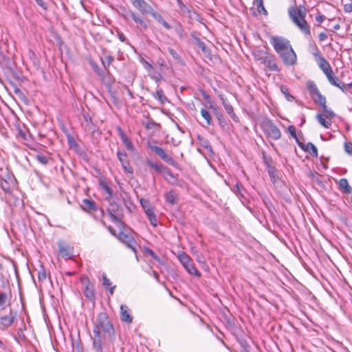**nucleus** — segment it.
I'll use <instances>...</instances> for the list:
<instances>
[{"label":"nucleus","mask_w":352,"mask_h":352,"mask_svg":"<svg viewBox=\"0 0 352 352\" xmlns=\"http://www.w3.org/2000/svg\"><path fill=\"white\" fill-rule=\"evenodd\" d=\"M318 122L324 127L328 129L331 125V120L327 116L323 114H318L316 116Z\"/></svg>","instance_id":"obj_22"},{"label":"nucleus","mask_w":352,"mask_h":352,"mask_svg":"<svg viewBox=\"0 0 352 352\" xmlns=\"http://www.w3.org/2000/svg\"><path fill=\"white\" fill-rule=\"evenodd\" d=\"M118 131L120 138L122 141L123 144H124V146H126V149L130 151H133L134 150V146L131 141L129 140V138L126 136V135L120 128H118Z\"/></svg>","instance_id":"obj_17"},{"label":"nucleus","mask_w":352,"mask_h":352,"mask_svg":"<svg viewBox=\"0 0 352 352\" xmlns=\"http://www.w3.org/2000/svg\"><path fill=\"white\" fill-rule=\"evenodd\" d=\"M316 57V60L320 69L326 75L332 71V68L329 62L320 54V52L316 49V52L314 54Z\"/></svg>","instance_id":"obj_8"},{"label":"nucleus","mask_w":352,"mask_h":352,"mask_svg":"<svg viewBox=\"0 0 352 352\" xmlns=\"http://www.w3.org/2000/svg\"><path fill=\"white\" fill-rule=\"evenodd\" d=\"M58 253L63 258L69 259L72 257L73 249L69 245L63 241H59L58 242Z\"/></svg>","instance_id":"obj_11"},{"label":"nucleus","mask_w":352,"mask_h":352,"mask_svg":"<svg viewBox=\"0 0 352 352\" xmlns=\"http://www.w3.org/2000/svg\"><path fill=\"white\" fill-rule=\"evenodd\" d=\"M306 86L311 97H314L315 94H318L320 91L316 83L314 81H308L306 84Z\"/></svg>","instance_id":"obj_27"},{"label":"nucleus","mask_w":352,"mask_h":352,"mask_svg":"<svg viewBox=\"0 0 352 352\" xmlns=\"http://www.w3.org/2000/svg\"><path fill=\"white\" fill-rule=\"evenodd\" d=\"M339 188L340 190L346 194H350L352 192V188L349 184L348 180L345 178H342L339 180Z\"/></svg>","instance_id":"obj_19"},{"label":"nucleus","mask_w":352,"mask_h":352,"mask_svg":"<svg viewBox=\"0 0 352 352\" xmlns=\"http://www.w3.org/2000/svg\"><path fill=\"white\" fill-rule=\"evenodd\" d=\"M344 151L346 153L352 155V143L351 142H345L344 144Z\"/></svg>","instance_id":"obj_50"},{"label":"nucleus","mask_w":352,"mask_h":352,"mask_svg":"<svg viewBox=\"0 0 352 352\" xmlns=\"http://www.w3.org/2000/svg\"><path fill=\"white\" fill-rule=\"evenodd\" d=\"M257 10L259 13H263L265 15L267 14V12L264 7L263 3L256 5Z\"/></svg>","instance_id":"obj_49"},{"label":"nucleus","mask_w":352,"mask_h":352,"mask_svg":"<svg viewBox=\"0 0 352 352\" xmlns=\"http://www.w3.org/2000/svg\"><path fill=\"white\" fill-rule=\"evenodd\" d=\"M319 40L323 41L327 38V34L325 32H320L318 35Z\"/></svg>","instance_id":"obj_57"},{"label":"nucleus","mask_w":352,"mask_h":352,"mask_svg":"<svg viewBox=\"0 0 352 352\" xmlns=\"http://www.w3.org/2000/svg\"><path fill=\"white\" fill-rule=\"evenodd\" d=\"M324 16L322 14H319L316 16V21L319 23H322L324 21Z\"/></svg>","instance_id":"obj_58"},{"label":"nucleus","mask_w":352,"mask_h":352,"mask_svg":"<svg viewBox=\"0 0 352 352\" xmlns=\"http://www.w3.org/2000/svg\"><path fill=\"white\" fill-rule=\"evenodd\" d=\"M146 164L148 166L153 169L157 173H166L168 175L173 177L171 172L161 163L153 162L150 159H146Z\"/></svg>","instance_id":"obj_14"},{"label":"nucleus","mask_w":352,"mask_h":352,"mask_svg":"<svg viewBox=\"0 0 352 352\" xmlns=\"http://www.w3.org/2000/svg\"><path fill=\"white\" fill-rule=\"evenodd\" d=\"M81 208L83 210L87 212L96 211L97 210L95 202L92 200L87 199H85L82 200Z\"/></svg>","instance_id":"obj_18"},{"label":"nucleus","mask_w":352,"mask_h":352,"mask_svg":"<svg viewBox=\"0 0 352 352\" xmlns=\"http://www.w3.org/2000/svg\"><path fill=\"white\" fill-rule=\"evenodd\" d=\"M113 60H114L113 56H112L111 55L106 56L104 58V60H102L104 67L105 69H107L113 62Z\"/></svg>","instance_id":"obj_40"},{"label":"nucleus","mask_w":352,"mask_h":352,"mask_svg":"<svg viewBox=\"0 0 352 352\" xmlns=\"http://www.w3.org/2000/svg\"><path fill=\"white\" fill-rule=\"evenodd\" d=\"M271 71L279 72L280 68L276 63L275 56L272 54H268L261 62Z\"/></svg>","instance_id":"obj_13"},{"label":"nucleus","mask_w":352,"mask_h":352,"mask_svg":"<svg viewBox=\"0 0 352 352\" xmlns=\"http://www.w3.org/2000/svg\"><path fill=\"white\" fill-rule=\"evenodd\" d=\"M337 87L340 88L343 92H346L349 91L346 84L343 83L342 81H340L339 86H337Z\"/></svg>","instance_id":"obj_54"},{"label":"nucleus","mask_w":352,"mask_h":352,"mask_svg":"<svg viewBox=\"0 0 352 352\" xmlns=\"http://www.w3.org/2000/svg\"><path fill=\"white\" fill-rule=\"evenodd\" d=\"M178 258L185 269L190 274L197 276H200V272L197 270L195 265L192 263L190 257L186 253H182L178 256Z\"/></svg>","instance_id":"obj_6"},{"label":"nucleus","mask_w":352,"mask_h":352,"mask_svg":"<svg viewBox=\"0 0 352 352\" xmlns=\"http://www.w3.org/2000/svg\"><path fill=\"white\" fill-rule=\"evenodd\" d=\"M168 52L171 54V56H173V58L178 61L180 60V56L178 55V54L177 53V52L172 49V48H168Z\"/></svg>","instance_id":"obj_48"},{"label":"nucleus","mask_w":352,"mask_h":352,"mask_svg":"<svg viewBox=\"0 0 352 352\" xmlns=\"http://www.w3.org/2000/svg\"><path fill=\"white\" fill-rule=\"evenodd\" d=\"M325 76L331 85L335 87L339 86V83L341 80H340V79L334 75L333 70L330 72V73L327 74Z\"/></svg>","instance_id":"obj_29"},{"label":"nucleus","mask_w":352,"mask_h":352,"mask_svg":"<svg viewBox=\"0 0 352 352\" xmlns=\"http://www.w3.org/2000/svg\"><path fill=\"white\" fill-rule=\"evenodd\" d=\"M263 128L267 136L274 140H278L281 137L279 129L270 120H267L263 123Z\"/></svg>","instance_id":"obj_4"},{"label":"nucleus","mask_w":352,"mask_h":352,"mask_svg":"<svg viewBox=\"0 0 352 352\" xmlns=\"http://www.w3.org/2000/svg\"><path fill=\"white\" fill-rule=\"evenodd\" d=\"M153 18L160 24L162 25L166 30H170L172 27L164 19L161 14L157 12L154 9L149 14Z\"/></svg>","instance_id":"obj_16"},{"label":"nucleus","mask_w":352,"mask_h":352,"mask_svg":"<svg viewBox=\"0 0 352 352\" xmlns=\"http://www.w3.org/2000/svg\"><path fill=\"white\" fill-rule=\"evenodd\" d=\"M117 238L119 241L126 244L133 252H136V243L132 236L121 231L118 233Z\"/></svg>","instance_id":"obj_9"},{"label":"nucleus","mask_w":352,"mask_h":352,"mask_svg":"<svg viewBox=\"0 0 352 352\" xmlns=\"http://www.w3.org/2000/svg\"><path fill=\"white\" fill-rule=\"evenodd\" d=\"M122 167L124 168V170L126 172H128V173H133V168L132 167L129 165V161L127 162V164H124V165H122Z\"/></svg>","instance_id":"obj_52"},{"label":"nucleus","mask_w":352,"mask_h":352,"mask_svg":"<svg viewBox=\"0 0 352 352\" xmlns=\"http://www.w3.org/2000/svg\"><path fill=\"white\" fill-rule=\"evenodd\" d=\"M14 316L12 315V312L9 316H5L1 318V324L4 327H8L11 326L14 320Z\"/></svg>","instance_id":"obj_23"},{"label":"nucleus","mask_w":352,"mask_h":352,"mask_svg":"<svg viewBox=\"0 0 352 352\" xmlns=\"http://www.w3.org/2000/svg\"><path fill=\"white\" fill-rule=\"evenodd\" d=\"M133 6L142 14H149L153 10L145 0H130Z\"/></svg>","instance_id":"obj_10"},{"label":"nucleus","mask_w":352,"mask_h":352,"mask_svg":"<svg viewBox=\"0 0 352 352\" xmlns=\"http://www.w3.org/2000/svg\"><path fill=\"white\" fill-rule=\"evenodd\" d=\"M108 230H109V231L111 232V234L112 235H113L114 236H116V237H117L118 234L116 233L115 230H114L112 227L109 226V227H108Z\"/></svg>","instance_id":"obj_60"},{"label":"nucleus","mask_w":352,"mask_h":352,"mask_svg":"<svg viewBox=\"0 0 352 352\" xmlns=\"http://www.w3.org/2000/svg\"><path fill=\"white\" fill-rule=\"evenodd\" d=\"M256 5L263 3V0H254Z\"/></svg>","instance_id":"obj_64"},{"label":"nucleus","mask_w":352,"mask_h":352,"mask_svg":"<svg viewBox=\"0 0 352 352\" xmlns=\"http://www.w3.org/2000/svg\"><path fill=\"white\" fill-rule=\"evenodd\" d=\"M140 204L142 208L144 210L145 213L147 214L148 210H153L151 207L150 206L149 201L148 200L142 199L140 200Z\"/></svg>","instance_id":"obj_42"},{"label":"nucleus","mask_w":352,"mask_h":352,"mask_svg":"<svg viewBox=\"0 0 352 352\" xmlns=\"http://www.w3.org/2000/svg\"><path fill=\"white\" fill-rule=\"evenodd\" d=\"M269 53H267L266 51L264 50H257L254 53V57L257 60L261 61V63L263 60L265 56Z\"/></svg>","instance_id":"obj_35"},{"label":"nucleus","mask_w":352,"mask_h":352,"mask_svg":"<svg viewBox=\"0 0 352 352\" xmlns=\"http://www.w3.org/2000/svg\"><path fill=\"white\" fill-rule=\"evenodd\" d=\"M195 42L198 47L201 50L202 52L206 57H209L211 56L210 49L206 47V44L203 41H201L199 38H196Z\"/></svg>","instance_id":"obj_26"},{"label":"nucleus","mask_w":352,"mask_h":352,"mask_svg":"<svg viewBox=\"0 0 352 352\" xmlns=\"http://www.w3.org/2000/svg\"><path fill=\"white\" fill-rule=\"evenodd\" d=\"M280 89L282 93L285 96V98L288 101H292L294 99V97L289 94V89L287 87L282 86Z\"/></svg>","instance_id":"obj_41"},{"label":"nucleus","mask_w":352,"mask_h":352,"mask_svg":"<svg viewBox=\"0 0 352 352\" xmlns=\"http://www.w3.org/2000/svg\"><path fill=\"white\" fill-rule=\"evenodd\" d=\"M221 101L226 111L230 116V117L234 120H235V118H237L235 113H234L232 106L228 103L223 98H221Z\"/></svg>","instance_id":"obj_28"},{"label":"nucleus","mask_w":352,"mask_h":352,"mask_svg":"<svg viewBox=\"0 0 352 352\" xmlns=\"http://www.w3.org/2000/svg\"><path fill=\"white\" fill-rule=\"evenodd\" d=\"M8 295L5 292H2L0 294V306H3L4 304L7 302Z\"/></svg>","instance_id":"obj_47"},{"label":"nucleus","mask_w":352,"mask_h":352,"mask_svg":"<svg viewBox=\"0 0 352 352\" xmlns=\"http://www.w3.org/2000/svg\"><path fill=\"white\" fill-rule=\"evenodd\" d=\"M119 206L116 204H111L110 208L108 209L109 212L116 213L119 210Z\"/></svg>","instance_id":"obj_51"},{"label":"nucleus","mask_w":352,"mask_h":352,"mask_svg":"<svg viewBox=\"0 0 352 352\" xmlns=\"http://www.w3.org/2000/svg\"><path fill=\"white\" fill-rule=\"evenodd\" d=\"M109 338H112L113 341H114L115 336H99V340L97 341L95 340V336H92L93 349L95 351H101L104 348V343H106Z\"/></svg>","instance_id":"obj_12"},{"label":"nucleus","mask_w":352,"mask_h":352,"mask_svg":"<svg viewBox=\"0 0 352 352\" xmlns=\"http://www.w3.org/2000/svg\"><path fill=\"white\" fill-rule=\"evenodd\" d=\"M120 318L123 322L130 324L133 321V317L130 314V310L126 305H122L120 306Z\"/></svg>","instance_id":"obj_15"},{"label":"nucleus","mask_w":352,"mask_h":352,"mask_svg":"<svg viewBox=\"0 0 352 352\" xmlns=\"http://www.w3.org/2000/svg\"><path fill=\"white\" fill-rule=\"evenodd\" d=\"M153 96L157 99L162 104L168 101L166 96L164 95L162 89H158L156 92L152 93Z\"/></svg>","instance_id":"obj_31"},{"label":"nucleus","mask_w":352,"mask_h":352,"mask_svg":"<svg viewBox=\"0 0 352 352\" xmlns=\"http://www.w3.org/2000/svg\"><path fill=\"white\" fill-rule=\"evenodd\" d=\"M109 217L111 218V219L116 222V223H118L120 222V219L119 218L117 217V215L116 214V213H111V212H109Z\"/></svg>","instance_id":"obj_53"},{"label":"nucleus","mask_w":352,"mask_h":352,"mask_svg":"<svg viewBox=\"0 0 352 352\" xmlns=\"http://www.w3.org/2000/svg\"><path fill=\"white\" fill-rule=\"evenodd\" d=\"M100 188L104 192V199L106 200L110 199L112 197V190L109 186L107 182L100 180L99 183Z\"/></svg>","instance_id":"obj_20"},{"label":"nucleus","mask_w":352,"mask_h":352,"mask_svg":"<svg viewBox=\"0 0 352 352\" xmlns=\"http://www.w3.org/2000/svg\"><path fill=\"white\" fill-rule=\"evenodd\" d=\"M95 340H99V336H115L114 328L108 315L104 312L98 314L93 329Z\"/></svg>","instance_id":"obj_3"},{"label":"nucleus","mask_w":352,"mask_h":352,"mask_svg":"<svg viewBox=\"0 0 352 352\" xmlns=\"http://www.w3.org/2000/svg\"><path fill=\"white\" fill-rule=\"evenodd\" d=\"M323 111L327 113V116L333 118L336 115L334 113V112H333L331 110H329L327 109V107L326 106V108L325 109H322Z\"/></svg>","instance_id":"obj_56"},{"label":"nucleus","mask_w":352,"mask_h":352,"mask_svg":"<svg viewBox=\"0 0 352 352\" xmlns=\"http://www.w3.org/2000/svg\"><path fill=\"white\" fill-rule=\"evenodd\" d=\"M346 86L348 90L351 89L352 88V82L346 84Z\"/></svg>","instance_id":"obj_63"},{"label":"nucleus","mask_w":352,"mask_h":352,"mask_svg":"<svg viewBox=\"0 0 352 352\" xmlns=\"http://www.w3.org/2000/svg\"><path fill=\"white\" fill-rule=\"evenodd\" d=\"M131 16L132 19L138 24H139L141 27H142L144 29L148 28V25L141 18L140 15L135 12H131Z\"/></svg>","instance_id":"obj_30"},{"label":"nucleus","mask_w":352,"mask_h":352,"mask_svg":"<svg viewBox=\"0 0 352 352\" xmlns=\"http://www.w3.org/2000/svg\"><path fill=\"white\" fill-rule=\"evenodd\" d=\"M268 174L271 178L272 182H275L276 179V173L274 167H268Z\"/></svg>","instance_id":"obj_44"},{"label":"nucleus","mask_w":352,"mask_h":352,"mask_svg":"<svg viewBox=\"0 0 352 352\" xmlns=\"http://www.w3.org/2000/svg\"><path fill=\"white\" fill-rule=\"evenodd\" d=\"M159 126L160 125L153 120H151L145 124V127L146 129H153Z\"/></svg>","instance_id":"obj_46"},{"label":"nucleus","mask_w":352,"mask_h":352,"mask_svg":"<svg viewBox=\"0 0 352 352\" xmlns=\"http://www.w3.org/2000/svg\"><path fill=\"white\" fill-rule=\"evenodd\" d=\"M305 151H309L310 154L313 157H318V150L316 146L312 144L311 142L307 143L306 145L303 144V148H302Z\"/></svg>","instance_id":"obj_25"},{"label":"nucleus","mask_w":352,"mask_h":352,"mask_svg":"<svg viewBox=\"0 0 352 352\" xmlns=\"http://www.w3.org/2000/svg\"><path fill=\"white\" fill-rule=\"evenodd\" d=\"M147 217L149 219L151 224L153 226H156L157 225V220L156 216L154 214L153 210H148Z\"/></svg>","instance_id":"obj_38"},{"label":"nucleus","mask_w":352,"mask_h":352,"mask_svg":"<svg viewBox=\"0 0 352 352\" xmlns=\"http://www.w3.org/2000/svg\"><path fill=\"white\" fill-rule=\"evenodd\" d=\"M47 278V272L43 266H41L40 270L38 272V279L39 281L45 280Z\"/></svg>","instance_id":"obj_39"},{"label":"nucleus","mask_w":352,"mask_h":352,"mask_svg":"<svg viewBox=\"0 0 352 352\" xmlns=\"http://www.w3.org/2000/svg\"><path fill=\"white\" fill-rule=\"evenodd\" d=\"M35 1L36 2V3L40 6L41 7H42L43 8L45 9V3H44V1L43 0H35Z\"/></svg>","instance_id":"obj_59"},{"label":"nucleus","mask_w":352,"mask_h":352,"mask_svg":"<svg viewBox=\"0 0 352 352\" xmlns=\"http://www.w3.org/2000/svg\"><path fill=\"white\" fill-rule=\"evenodd\" d=\"M164 197L166 202L171 205L175 204L178 201L177 194L174 190L167 192Z\"/></svg>","instance_id":"obj_21"},{"label":"nucleus","mask_w":352,"mask_h":352,"mask_svg":"<svg viewBox=\"0 0 352 352\" xmlns=\"http://www.w3.org/2000/svg\"><path fill=\"white\" fill-rule=\"evenodd\" d=\"M144 252L151 256L154 259L157 261L160 260L159 257L155 254V252L151 249L148 248H145Z\"/></svg>","instance_id":"obj_45"},{"label":"nucleus","mask_w":352,"mask_h":352,"mask_svg":"<svg viewBox=\"0 0 352 352\" xmlns=\"http://www.w3.org/2000/svg\"><path fill=\"white\" fill-rule=\"evenodd\" d=\"M80 282L84 285L82 292L85 298L91 302H94L96 296L94 285L90 283L89 279L87 276L81 277Z\"/></svg>","instance_id":"obj_7"},{"label":"nucleus","mask_w":352,"mask_h":352,"mask_svg":"<svg viewBox=\"0 0 352 352\" xmlns=\"http://www.w3.org/2000/svg\"><path fill=\"white\" fill-rule=\"evenodd\" d=\"M344 10L346 12H352V3H347L344 6Z\"/></svg>","instance_id":"obj_55"},{"label":"nucleus","mask_w":352,"mask_h":352,"mask_svg":"<svg viewBox=\"0 0 352 352\" xmlns=\"http://www.w3.org/2000/svg\"><path fill=\"white\" fill-rule=\"evenodd\" d=\"M288 14L295 25L306 36L311 37L310 27L305 20L307 10L305 6H292L288 9Z\"/></svg>","instance_id":"obj_2"},{"label":"nucleus","mask_w":352,"mask_h":352,"mask_svg":"<svg viewBox=\"0 0 352 352\" xmlns=\"http://www.w3.org/2000/svg\"><path fill=\"white\" fill-rule=\"evenodd\" d=\"M118 38H119V39H120L122 42H124V41H125V40H126V38H125L124 35L123 34H122V33H120V34H118Z\"/></svg>","instance_id":"obj_61"},{"label":"nucleus","mask_w":352,"mask_h":352,"mask_svg":"<svg viewBox=\"0 0 352 352\" xmlns=\"http://www.w3.org/2000/svg\"><path fill=\"white\" fill-rule=\"evenodd\" d=\"M271 44L285 65L291 66L296 64V54L289 40L283 37L274 36L271 39Z\"/></svg>","instance_id":"obj_1"},{"label":"nucleus","mask_w":352,"mask_h":352,"mask_svg":"<svg viewBox=\"0 0 352 352\" xmlns=\"http://www.w3.org/2000/svg\"><path fill=\"white\" fill-rule=\"evenodd\" d=\"M201 115L206 120V124L208 125H210L212 124L211 116L209 112L206 109H201Z\"/></svg>","instance_id":"obj_36"},{"label":"nucleus","mask_w":352,"mask_h":352,"mask_svg":"<svg viewBox=\"0 0 352 352\" xmlns=\"http://www.w3.org/2000/svg\"><path fill=\"white\" fill-rule=\"evenodd\" d=\"M112 338H109L107 342L104 343V348L101 351H95L96 352H115L114 345Z\"/></svg>","instance_id":"obj_24"},{"label":"nucleus","mask_w":352,"mask_h":352,"mask_svg":"<svg viewBox=\"0 0 352 352\" xmlns=\"http://www.w3.org/2000/svg\"><path fill=\"white\" fill-rule=\"evenodd\" d=\"M148 148L166 163L173 166H177V162L170 155H168L163 148L152 145L150 143L148 144Z\"/></svg>","instance_id":"obj_5"},{"label":"nucleus","mask_w":352,"mask_h":352,"mask_svg":"<svg viewBox=\"0 0 352 352\" xmlns=\"http://www.w3.org/2000/svg\"><path fill=\"white\" fill-rule=\"evenodd\" d=\"M287 130L290 135L292 136V138H294L296 140V143L298 144V146L300 148H303V143L300 142L297 137L296 127L294 125H290L288 126Z\"/></svg>","instance_id":"obj_33"},{"label":"nucleus","mask_w":352,"mask_h":352,"mask_svg":"<svg viewBox=\"0 0 352 352\" xmlns=\"http://www.w3.org/2000/svg\"><path fill=\"white\" fill-rule=\"evenodd\" d=\"M102 285L110 292V293L112 294L113 293V290L116 287V286L111 287V282L110 280L107 277L105 274H102Z\"/></svg>","instance_id":"obj_34"},{"label":"nucleus","mask_w":352,"mask_h":352,"mask_svg":"<svg viewBox=\"0 0 352 352\" xmlns=\"http://www.w3.org/2000/svg\"><path fill=\"white\" fill-rule=\"evenodd\" d=\"M316 103L320 104L322 109L326 108V98L323 96L320 92L319 91L318 94H315L314 97H311Z\"/></svg>","instance_id":"obj_32"},{"label":"nucleus","mask_w":352,"mask_h":352,"mask_svg":"<svg viewBox=\"0 0 352 352\" xmlns=\"http://www.w3.org/2000/svg\"><path fill=\"white\" fill-rule=\"evenodd\" d=\"M0 348L2 349H6V346L4 345V344L3 343V342L1 340H0Z\"/></svg>","instance_id":"obj_62"},{"label":"nucleus","mask_w":352,"mask_h":352,"mask_svg":"<svg viewBox=\"0 0 352 352\" xmlns=\"http://www.w3.org/2000/svg\"><path fill=\"white\" fill-rule=\"evenodd\" d=\"M36 159L42 164H47L49 162V158L42 154H37Z\"/></svg>","instance_id":"obj_43"},{"label":"nucleus","mask_w":352,"mask_h":352,"mask_svg":"<svg viewBox=\"0 0 352 352\" xmlns=\"http://www.w3.org/2000/svg\"><path fill=\"white\" fill-rule=\"evenodd\" d=\"M117 157L122 165L127 164L128 160H126V154L124 151H118L117 153Z\"/></svg>","instance_id":"obj_37"}]
</instances>
